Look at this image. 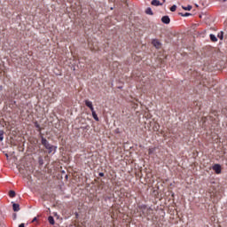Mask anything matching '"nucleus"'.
Returning a JSON list of instances; mask_svg holds the SVG:
<instances>
[{"instance_id":"nucleus-18","label":"nucleus","mask_w":227,"mask_h":227,"mask_svg":"<svg viewBox=\"0 0 227 227\" xmlns=\"http://www.w3.org/2000/svg\"><path fill=\"white\" fill-rule=\"evenodd\" d=\"M35 127L36 129H39V131L42 130V128H40V124L38 123V121H35Z\"/></svg>"},{"instance_id":"nucleus-10","label":"nucleus","mask_w":227,"mask_h":227,"mask_svg":"<svg viewBox=\"0 0 227 227\" xmlns=\"http://www.w3.org/2000/svg\"><path fill=\"white\" fill-rule=\"evenodd\" d=\"M48 221H49L50 224H51V225L55 224L54 217L53 216H49L48 217Z\"/></svg>"},{"instance_id":"nucleus-21","label":"nucleus","mask_w":227,"mask_h":227,"mask_svg":"<svg viewBox=\"0 0 227 227\" xmlns=\"http://www.w3.org/2000/svg\"><path fill=\"white\" fill-rule=\"evenodd\" d=\"M13 219H17V214H13Z\"/></svg>"},{"instance_id":"nucleus-11","label":"nucleus","mask_w":227,"mask_h":227,"mask_svg":"<svg viewBox=\"0 0 227 227\" xmlns=\"http://www.w3.org/2000/svg\"><path fill=\"white\" fill-rule=\"evenodd\" d=\"M145 13L147 15H153V12H152V8L150 7L145 10Z\"/></svg>"},{"instance_id":"nucleus-20","label":"nucleus","mask_w":227,"mask_h":227,"mask_svg":"<svg viewBox=\"0 0 227 227\" xmlns=\"http://www.w3.org/2000/svg\"><path fill=\"white\" fill-rule=\"evenodd\" d=\"M54 216L57 217V219L59 218V216L58 215V213H53Z\"/></svg>"},{"instance_id":"nucleus-1","label":"nucleus","mask_w":227,"mask_h":227,"mask_svg":"<svg viewBox=\"0 0 227 227\" xmlns=\"http://www.w3.org/2000/svg\"><path fill=\"white\" fill-rule=\"evenodd\" d=\"M42 145H44L46 150H49V153H52V145L43 137H42Z\"/></svg>"},{"instance_id":"nucleus-6","label":"nucleus","mask_w":227,"mask_h":227,"mask_svg":"<svg viewBox=\"0 0 227 227\" xmlns=\"http://www.w3.org/2000/svg\"><path fill=\"white\" fill-rule=\"evenodd\" d=\"M12 210L14 212H19V210H20V206L19 204H17V203H13L12 204Z\"/></svg>"},{"instance_id":"nucleus-29","label":"nucleus","mask_w":227,"mask_h":227,"mask_svg":"<svg viewBox=\"0 0 227 227\" xmlns=\"http://www.w3.org/2000/svg\"><path fill=\"white\" fill-rule=\"evenodd\" d=\"M163 1V3H166V0H162Z\"/></svg>"},{"instance_id":"nucleus-17","label":"nucleus","mask_w":227,"mask_h":227,"mask_svg":"<svg viewBox=\"0 0 227 227\" xmlns=\"http://www.w3.org/2000/svg\"><path fill=\"white\" fill-rule=\"evenodd\" d=\"M221 40H223L224 38V32H221L220 34H218L217 35Z\"/></svg>"},{"instance_id":"nucleus-28","label":"nucleus","mask_w":227,"mask_h":227,"mask_svg":"<svg viewBox=\"0 0 227 227\" xmlns=\"http://www.w3.org/2000/svg\"><path fill=\"white\" fill-rule=\"evenodd\" d=\"M223 3H226L227 0H223Z\"/></svg>"},{"instance_id":"nucleus-19","label":"nucleus","mask_w":227,"mask_h":227,"mask_svg":"<svg viewBox=\"0 0 227 227\" xmlns=\"http://www.w3.org/2000/svg\"><path fill=\"white\" fill-rule=\"evenodd\" d=\"M170 12H176V5H172L171 7H170Z\"/></svg>"},{"instance_id":"nucleus-25","label":"nucleus","mask_w":227,"mask_h":227,"mask_svg":"<svg viewBox=\"0 0 227 227\" xmlns=\"http://www.w3.org/2000/svg\"><path fill=\"white\" fill-rule=\"evenodd\" d=\"M75 216H76V217H79V213H75Z\"/></svg>"},{"instance_id":"nucleus-14","label":"nucleus","mask_w":227,"mask_h":227,"mask_svg":"<svg viewBox=\"0 0 227 227\" xmlns=\"http://www.w3.org/2000/svg\"><path fill=\"white\" fill-rule=\"evenodd\" d=\"M4 130H0V141H3L4 139Z\"/></svg>"},{"instance_id":"nucleus-27","label":"nucleus","mask_w":227,"mask_h":227,"mask_svg":"<svg viewBox=\"0 0 227 227\" xmlns=\"http://www.w3.org/2000/svg\"><path fill=\"white\" fill-rule=\"evenodd\" d=\"M12 104H16V102L15 101H12Z\"/></svg>"},{"instance_id":"nucleus-8","label":"nucleus","mask_w":227,"mask_h":227,"mask_svg":"<svg viewBox=\"0 0 227 227\" xmlns=\"http://www.w3.org/2000/svg\"><path fill=\"white\" fill-rule=\"evenodd\" d=\"M91 114H92V117L94 118V120H96V121H98L99 119H98V116L97 115V113L95 112V110H92Z\"/></svg>"},{"instance_id":"nucleus-26","label":"nucleus","mask_w":227,"mask_h":227,"mask_svg":"<svg viewBox=\"0 0 227 227\" xmlns=\"http://www.w3.org/2000/svg\"><path fill=\"white\" fill-rule=\"evenodd\" d=\"M5 157H6V159L8 160V157H9V156H8V153H5Z\"/></svg>"},{"instance_id":"nucleus-4","label":"nucleus","mask_w":227,"mask_h":227,"mask_svg":"<svg viewBox=\"0 0 227 227\" xmlns=\"http://www.w3.org/2000/svg\"><path fill=\"white\" fill-rule=\"evenodd\" d=\"M161 22L163 24H169V22H171V20L169 19V16H163L161 18Z\"/></svg>"},{"instance_id":"nucleus-7","label":"nucleus","mask_w":227,"mask_h":227,"mask_svg":"<svg viewBox=\"0 0 227 227\" xmlns=\"http://www.w3.org/2000/svg\"><path fill=\"white\" fill-rule=\"evenodd\" d=\"M151 4H152L153 6H162V4H160V2L159 0H153V1L151 2Z\"/></svg>"},{"instance_id":"nucleus-2","label":"nucleus","mask_w":227,"mask_h":227,"mask_svg":"<svg viewBox=\"0 0 227 227\" xmlns=\"http://www.w3.org/2000/svg\"><path fill=\"white\" fill-rule=\"evenodd\" d=\"M213 169H214L215 173H216V175H221V165L215 164L213 166Z\"/></svg>"},{"instance_id":"nucleus-24","label":"nucleus","mask_w":227,"mask_h":227,"mask_svg":"<svg viewBox=\"0 0 227 227\" xmlns=\"http://www.w3.org/2000/svg\"><path fill=\"white\" fill-rule=\"evenodd\" d=\"M99 176H104V173H103V172H100V173H99Z\"/></svg>"},{"instance_id":"nucleus-5","label":"nucleus","mask_w":227,"mask_h":227,"mask_svg":"<svg viewBox=\"0 0 227 227\" xmlns=\"http://www.w3.org/2000/svg\"><path fill=\"white\" fill-rule=\"evenodd\" d=\"M85 106H86L87 107H89V108L90 109V111L95 110V109L93 108V103H91V101H90V100H85Z\"/></svg>"},{"instance_id":"nucleus-9","label":"nucleus","mask_w":227,"mask_h":227,"mask_svg":"<svg viewBox=\"0 0 227 227\" xmlns=\"http://www.w3.org/2000/svg\"><path fill=\"white\" fill-rule=\"evenodd\" d=\"M211 42H217V37L214 34H210L209 35Z\"/></svg>"},{"instance_id":"nucleus-3","label":"nucleus","mask_w":227,"mask_h":227,"mask_svg":"<svg viewBox=\"0 0 227 227\" xmlns=\"http://www.w3.org/2000/svg\"><path fill=\"white\" fill-rule=\"evenodd\" d=\"M153 45L156 48V49H160V42H159V40L157 39H153L152 42Z\"/></svg>"},{"instance_id":"nucleus-12","label":"nucleus","mask_w":227,"mask_h":227,"mask_svg":"<svg viewBox=\"0 0 227 227\" xmlns=\"http://www.w3.org/2000/svg\"><path fill=\"white\" fill-rule=\"evenodd\" d=\"M183 10H185L186 12H191V10H192V5H188V6H183Z\"/></svg>"},{"instance_id":"nucleus-22","label":"nucleus","mask_w":227,"mask_h":227,"mask_svg":"<svg viewBox=\"0 0 227 227\" xmlns=\"http://www.w3.org/2000/svg\"><path fill=\"white\" fill-rule=\"evenodd\" d=\"M36 221H37V218L35 217V218L32 220V223H35V222H36Z\"/></svg>"},{"instance_id":"nucleus-16","label":"nucleus","mask_w":227,"mask_h":227,"mask_svg":"<svg viewBox=\"0 0 227 227\" xmlns=\"http://www.w3.org/2000/svg\"><path fill=\"white\" fill-rule=\"evenodd\" d=\"M38 162L40 166H43V158H42V156L38 158Z\"/></svg>"},{"instance_id":"nucleus-13","label":"nucleus","mask_w":227,"mask_h":227,"mask_svg":"<svg viewBox=\"0 0 227 227\" xmlns=\"http://www.w3.org/2000/svg\"><path fill=\"white\" fill-rule=\"evenodd\" d=\"M179 15H181V17H191V15H192V14H191L189 12H185L184 14L182 12H179Z\"/></svg>"},{"instance_id":"nucleus-23","label":"nucleus","mask_w":227,"mask_h":227,"mask_svg":"<svg viewBox=\"0 0 227 227\" xmlns=\"http://www.w3.org/2000/svg\"><path fill=\"white\" fill-rule=\"evenodd\" d=\"M19 227H26V225L24 223H21L19 225Z\"/></svg>"},{"instance_id":"nucleus-15","label":"nucleus","mask_w":227,"mask_h":227,"mask_svg":"<svg viewBox=\"0 0 227 227\" xmlns=\"http://www.w3.org/2000/svg\"><path fill=\"white\" fill-rule=\"evenodd\" d=\"M9 196H10V198H15V191L11 190V191L9 192Z\"/></svg>"}]
</instances>
